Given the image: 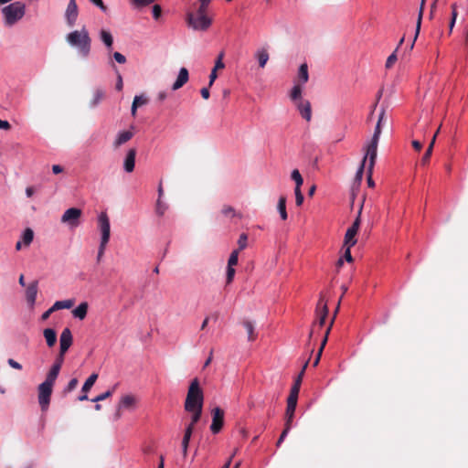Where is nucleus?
I'll return each mask as SVG.
<instances>
[{
  "label": "nucleus",
  "mask_w": 468,
  "mask_h": 468,
  "mask_svg": "<svg viewBox=\"0 0 468 468\" xmlns=\"http://www.w3.org/2000/svg\"><path fill=\"white\" fill-rule=\"evenodd\" d=\"M211 1L212 0H199L200 6L197 9V13L198 14H201V13H205L206 14L207 8L208 7V5H209Z\"/></svg>",
  "instance_id": "obj_49"
},
{
  "label": "nucleus",
  "mask_w": 468,
  "mask_h": 468,
  "mask_svg": "<svg viewBox=\"0 0 468 468\" xmlns=\"http://www.w3.org/2000/svg\"><path fill=\"white\" fill-rule=\"evenodd\" d=\"M107 243L100 242L99 250H98V255H97V261H100L101 257L103 256L105 250H106Z\"/></svg>",
  "instance_id": "obj_56"
},
{
  "label": "nucleus",
  "mask_w": 468,
  "mask_h": 468,
  "mask_svg": "<svg viewBox=\"0 0 468 468\" xmlns=\"http://www.w3.org/2000/svg\"><path fill=\"white\" fill-rule=\"evenodd\" d=\"M38 292V282L37 281H34L30 282L26 290V299L27 303L30 307H34L37 300V295Z\"/></svg>",
  "instance_id": "obj_14"
},
{
  "label": "nucleus",
  "mask_w": 468,
  "mask_h": 468,
  "mask_svg": "<svg viewBox=\"0 0 468 468\" xmlns=\"http://www.w3.org/2000/svg\"><path fill=\"white\" fill-rule=\"evenodd\" d=\"M292 428L290 427H284V430L282 431V434L280 435L279 439H278V441H277V446L279 447L282 442L284 441V439L286 438V436L288 435L290 430Z\"/></svg>",
  "instance_id": "obj_53"
},
{
  "label": "nucleus",
  "mask_w": 468,
  "mask_h": 468,
  "mask_svg": "<svg viewBox=\"0 0 468 468\" xmlns=\"http://www.w3.org/2000/svg\"><path fill=\"white\" fill-rule=\"evenodd\" d=\"M224 423V411L220 408L217 407L212 410V423L210 425V431L213 434H217L222 429Z\"/></svg>",
  "instance_id": "obj_12"
},
{
  "label": "nucleus",
  "mask_w": 468,
  "mask_h": 468,
  "mask_svg": "<svg viewBox=\"0 0 468 468\" xmlns=\"http://www.w3.org/2000/svg\"><path fill=\"white\" fill-rule=\"evenodd\" d=\"M424 5H425V0H421L420 11H419V16H418V20H417V26H416V34H415V37H414V40L410 44V49L413 48L414 42H415V40H416V38H417V37L419 35L420 29L421 19H422V16H423Z\"/></svg>",
  "instance_id": "obj_28"
},
{
  "label": "nucleus",
  "mask_w": 468,
  "mask_h": 468,
  "mask_svg": "<svg viewBox=\"0 0 468 468\" xmlns=\"http://www.w3.org/2000/svg\"><path fill=\"white\" fill-rule=\"evenodd\" d=\"M297 406L296 401L287 399V408L285 411V426L292 428V420L294 417L295 409Z\"/></svg>",
  "instance_id": "obj_20"
},
{
  "label": "nucleus",
  "mask_w": 468,
  "mask_h": 468,
  "mask_svg": "<svg viewBox=\"0 0 468 468\" xmlns=\"http://www.w3.org/2000/svg\"><path fill=\"white\" fill-rule=\"evenodd\" d=\"M59 371H60V369L58 368V367L52 366L51 368L49 369L48 373L47 374L45 381L54 385V383L59 374Z\"/></svg>",
  "instance_id": "obj_31"
},
{
  "label": "nucleus",
  "mask_w": 468,
  "mask_h": 468,
  "mask_svg": "<svg viewBox=\"0 0 468 468\" xmlns=\"http://www.w3.org/2000/svg\"><path fill=\"white\" fill-rule=\"evenodd\" d=\"M73 337L69 328L66 327L60 334L59 337V352L65 355L72 345Z\"/></svg>",
  "instance_id": "obj_13"
},
{
  "label": "nucleus",
  "mask_w": 468,
  "mask_h": 468,
  "mask_svg": "<svg viewBox=\"0 0 468 468\" xmlns=\"http://www.w3.org/2000/svg\"><path fill=\"white\" fill-rule=\"evenodd\" d=\"M53 384L42 382L38 386V402L42 410H47L50 402Z\"/></svg>",
  "instance_id": "obj_5"
},
{
  "label": "nucleus",
  "mask_w": 468,
  "mask_h": 468,
  "mask_svg": "<svg viewBox=\"0 0 468 468\" xmlns=\"http://www.w3.org/2000/svg\"><path fill=\"white\" fill-rule=\"evenodd\" d=\"M277 209L279 211V214L281 216V218L282 220H286L288 218L287 212H286V197L282 196L279 198Z\"/></svg>",
  "instance_id": "obj_29"
},
{
  "label": "nucleus",
  "mask_w": 468,
  "mask_h": 468,
  "mask_svg": "<svg viewBox=\"0 0 468 468\" xmlns=\"http://www.w3.org/2000/svg\"><path fill=\"white\" fill-rule=\"evenodd\" d=\"M301 96H302V88L300 85L296 84L292 87V89L291 90L290 97H291L292 101L297 102L300 100H302Z\"/></svg>",
  "instance_id": "obj_34"
},
{
  "label": "nucleus",
  "mask_w": 468,
  "mask_h": 468,
  "mask_svg": "<svg viewBox=\"0 0 468 468\" xmlns=\"http://www.w3.org/2000/svg\"><path fill=\"white\" fill-rule=\"evenodd\" d=\"M43 335L46 339L47 345L52 347L57 342V333L52 328H46L43 331Z\"/></svg>",
  "instance_id": "obj_24"
},
{
  "label": "nucleus",
  "mask_w": 468,
  "mask_h": 468,
  "mask_svg": "<svg viewBox=\"0 0 468 468\" xmlns=\"http://www.w3.org/2000/svg\"><path fill=\"white\" fill-rule=\"evenodd\" d=\"M133 100H137V107L144 105L147 103V99L143 95H136Z\"/></svg>",
  "instance_id": "obj_61"
},
{
  "label": "nucleus",
  "mask_w": 468,
  "mask_h": 468,
  "mask_svg": "<svg viewBox=\"0 0 468 468\" xmlns=\"http://www.w3.org/2000/svg\"><path fill=\"white\" fill-rule=\"evenodd\" d=\"M167 209V205L158 198L155 205V212L159 216H163Z\"/></svg>",
  "instance_id": "obj_38"
},
{
  "label": "nucleus",
  "mask_w": 468,
  "mask_h": 468,
  "mask_svg": "<svg viewBox=\"0 0 468 468\" xmlns=\"http://www.w3.org/2000/svg\"><path fill=\"white\" fill-rule=\"evenodd\" d=\"M235 275V269L234 267H228L227 268V283L229 284L232 282Z\"/></svg>",
  "instance_id": "obj_52"
},
{
  "label": "nucleus",
  "mask_w": 468,
  "mask_h": 468,
  "mask_svg": "<svg viewBox=\"0 0 468 468\" xmlns=\"http://www.w3.org/2000/svg\"><path fill=\"white\" fill-rule=\"evenodd\" d=\"M64 356L65 355H61V353L59 352L58 356L55 359V362H54V364L52 366L58 367V368L60 369L61 367H62L63 361H64Z\"/></svg>",
  "instance_id": "obj_58"
},
{
  "label": "nucleus",
  "mask_w": 468,
  "mask_h": 468,
  "mask_svg": "<svg viewBox=\"0 0 468 468\" xmlns=\"http://www.w3.org/2000/svg\"><path fill=\"white\" fill-rule=\"evenodd\" d=\"M363 209V204L360 206V208L357 212V217L353 222L352 226L348 228L345 235V246L353 247L356 243V235L359 229L360 226V217Z\"/></svg>",
  "instance_id": "obj_6"
},
{
  "label": "nucleus",
  "mask_w": 468,
  "mask_h": 468,
  "mask_svg": "<svg viewBox=\"0 0 468 468\" xmlns=\"http://www.w3.org/2000/svg\"><path fill=\"white\" fill-rule=\"evenodd\" d=\"M98 225H99V229L101 234L100 242H102V244L103 243L108 244V242L110 240V236H111V224H110L109 217L105 212H101L98 216Z\"/></svg>",
  "instance_id": "obj_8"
},
{
  "label": "nucleus",
  "mask_w": 468,
  "mask_h": 468,
  "mask_svg": "<svg viewBox=\"0 0 468 468\" xmlns=\"http://www.w3.org/2000/svg\"><path fill=\"white\" fill-rule=\"evenodd\" d=\"M378 142L370 141V143L366 147V154L362 160V162L366 164L367 159L368 158L367 168L370 174H373V169L378 155Z\"/></svg>",
  "instance_id": "obj_9"
},
{
  "label": "nucleus",
  "mask_w": 468,
  "mask_h": 468,
  "mask_svg": "<svg viewBox=\"0 0 468 468\" xmlns=\"http://www.w3.org/2000/svg\"><path fill=\"white\" fill-rule=\"evenodd\" d=\"M381 123H379V122H377V125L375 127V131H374V133H373V136L371 138V141L373 142H378L379 141V137H380V134H381V127H380Z\"/></svg>",
  "instance_id": "obj_47"
},
{
  "label": "nucleus",
  "mask_w": 468,
  "mask_h": 468,
  "mask_svg": "<svg viewBox=\"0 0 468 468\" xmlns=\"http://www.w3.org/2000/svg\"><path fill=\"white\" fill-rule=\"evenodd\" d=\"M296 107L301 116L307 122H310L312 119L311 103L308 101L300 100L299 101L296 102Z\"/></svg>",
  "instance_id": "obj_16"
},
{
  "label": "nucleus",
  "mask_w": 468,
  "mask_h": 468,
  "mask_svg": "<svg viewBox=\"0 0 468 468\" xmlns=\"http://www.w3.org/2000/svg\"><path fill=\"white\" fill-rule=\"evenodd\" d=\"M133 136V133L131 131H122L118 133L116 138L113 142V147L119 148L121 145L124 144L128 141H130Z\"/></svg>",
  "instance_id": "obj_21"
},
{
  "label": "nucleus",
  "mask_w": 468,
  "mask_h": 468,
  "mask_svg": "<svg viewBox=\"0 0 468 468\" xmlns=\"http://www.w3.org/2000/svg\"><path fill=\"white\" fill-rule=\"evenodd\" d=\"M333 322H334V319L331 321V324H330L329 327L327 328V330L325 332V335H324V339H323V341L321 343V346H320L319 350H321L322 352H323V349H324V346H325V344L327 342V337H328L329 332L331 330V326L333 324Z\"/></svg>",
  "instance_id": "obj_59"
},
{
  "label": "nucleus",
  "mask_w": 468,
  "mask_h": 468,
  "mask_svg": "<svg viewBox=\"0 0 468 468\" xmlns=\"http://www.w3.org/2000/svg\"><path fill=\"white\" fill-rule=\"evenodd\" d=\"M136 402H137V399L133 395L127 394V395L122 396L118 404L117 411L115 413V419L121 418V416H122L121 411L122 410H133L136 406Z\"/></svg>",
  "instance_id": "obj_10"
},
{
  "label": "nucleus",
  "mask_w": 468,
  "mask_h": 468,
  "mask_svg": "<svg viewBox=\"0 0 468 468\" xmlns=\"http://www.w3.org/2000/svg\"><path fill=\"white\" fill-rule=\"evenodd\" d=\"M223 57H224L223 52L218 54L213 69L218 70V69H222L225 68V64L223 63Z\"/></svg>",
  "instance_id": "obj_44"
},
{
  "label": "nucleus",
  "mask_w": 468,
  "mask_h": 468,
  "mask_svg": "<svg viewBox=\"0 0 468 468\" xmlns=\"http://www.w3.org/2000/svg\"><path fill=\"white\" fill-rule=\"evenodd\" d=\"M7 363H8V365H9L11 367H13V368H15V369H17V370H21V369H22V366H21V364H19L18 362H16V360H14L13 358H9V359L7 360Z\"/></svg>",
  "instance_id": "obj_63"
},
{
  "label": "nucleus",
  "mask_w": 468,
  "mask_h": 468,
  "mask_svg": "<svg viewBox=\"0 0 468 468\" xmlns=\"http://www.w3.org/2000/svg\"><path fill=\"white\" fill-rule=\"evenodd\" d=\"M112 57L113 58L115 59L116 62L120 63V64H124L126 63V58L124 55H122V53L120 52H114L112 54Z\"/></svg>",
  "instance_id": "obj_51"
},
{
  "label": "nucleus",
  "mask_w": 468,
  "mask_h": 468,
  "mask_svg": "<svg viewBox=\"0 0 468 468\" xmlns=\"http://www.w3.org/2000/svg\"><path fill=\"white\" fill-rule=\"evenodd\" d=\"M238 260H239V250H234L229 255V258L228 261V267H234L238 263Z\"/></svg>",
  "instance_id": "obj_41"
},
{
  "label": "nucleus",
  "mask_w": 468,
  "mask_h": 468,
  "mask_svg": "<svg viewBox=\"0 0 468 468\" xmlns=\"http://www.w3.org/2000/svg\"><path fill=\"white\" fill-rule=\"evenodd\" d=\"M103 97H104L103 90H100V89L96 90L93 94V99L90 101V107L91 108L96 107L101 102V101L103 99Z\"/></svg>",
  "instance_id": "obj_35"
},
{
  "label": "nucleus",
  "mask_w": 468,
  "mask_h": 468,
  "mask_svg": "<svg viewBox=\"0 0 468 468\" xmlns=\"http://www.w3.org/2000/svg\"><path fill=\"white\" fill-rule=\"evenodd\" d=\"M243 326L245 327L247 334H248V340L249 341H254L256 338V334L254 331V324L250 321H244Z\"/></svg>",
  "instance_id": "obj_33"
},
{
  "label": "nucleus",
  "mask_w": 468,
  "mask_h": 468,
  "mask_svg": "<svg viewBox=\"0 0 468 468\" xmlns=\"http://www.w3.org/2000/svg\"><path fill=\"white\" fill-rule=\"evenodd\" d=\"M398 49H399V47H397L395 51L388 57L387 61H386V68L387 69L391 68L393 66V64L396 62V60H397V54H396V52L398 51Z\"/></svg>",
  "instance_id": "obj_43"
},
{
  "label": "nucleus",
  "mask_w": 468,
  "mask_h": 468,
  "mask_svg": "<svg viewBox=\"0 0 468 468\" xmlns=\"http://www.w3.org/2000/svg\"><path fill=\"white\" fill-rule=\"evenodd\" d=\"M74 303H75L74 299L57 301L54 303L52 307H53V310H55V311L61 310V309H70L73 306Z\"/></svg>",
  "instance_id": "obj_26"
},
{
  "label": "nucleus",
  "mask_w": 468,
  "mask_h": 468,
  "mask_svg": "<svg viewBox=\"0 0 468 468\" xmlns=\"http://www.w3.org/2000/svg\"><path fill=\"white\" fill-rule=\"evenodd\" d=\"M238 245H239V249H238L239 251L246 249V247L248 245V235L246 233H241L239 235V239H238Z\"/></svg>",
  "instance_id": "obj_40"
},
{
  "label": "nucleus",
  "mask_w": 468,
  "mask_h": 468,
  "mask_svg": "<svg viewBox=\"0 0 468 468\" xmlns=\"http://www.w3.org/2000/svg\"><path fill=\"white\" fill-rule=\"evenodd\" d=\"M364 168H365V164L363 162H361V165L356 173V180H357L359 182L362 180L363 174H364Z\"/></svg>",
  "instance_id": "obj_55"
},
{
  "label": "nucleus",
  "mask_w": 468,
  "mask_h": 468,
  "mask_svg": "<svg viewBox=\"0 0 468 468\" xmlns=\"http://www.w3.org/2000/svg\"><path fill=\"white\" fill-rule=\"evenodd\" d=\"M188 79H189V73H188L187 69L181 68L179 69L176 80L172 85V90H176L180 89L188 81Z\"/></svg>",
  "instance_id": "obj_19"
},
{
  "label": "nucleus",
  "mask_w": 468,
  "mask_h": 468,
  "mask_svg": "<svg viewBox=\"0 0 468 468\" xmlns=\"http://www.w3.org/2000/svg\"><path fill=\"white\" fill-rule=\"evenodd\" d=\"M431 153H432L431 147H428V149L426 150V153L424 154V155L422 156V159H421V163L423 165L429 161V159L431 155Z\"/></svg>",
  "instance_id": "obj_64"
},
{
  "label": "nucleus",
  "mask_w": 468,
  "mask_h": 468,
  "mask_svg": "<svg viewBox=\"0 0 468 468\" xmlns=\"http://www.w3.org/2000/svg\"><path fill=\"white\" fill-rule=\"evenodd\" d=\"M291 177L295 182V187L301 188V186L303 183V179L299 170H297V169L292 170V172L291 174Z\"/></svg>",
  "instance_id": "obj_37"
},
{
  "label": "nucleus",
  "mask_w": 468,
  "mask_h": 468,
  "mask_svg": "<svg viewBox=\"0 0 468 468\" xmlns=\"http://www.w3.org/2000/svg\"><path fill=\"white\" fill-rule=\"evenodd\" d=\"M99 34L101 40L105 45L108 51L111 52L113 45V37L112 33L106 29H101Z\"/></svg>",
  "instance_id": "obj_23"
},
{
  "label": "nucleus",
  "mask_w": 468,
  "mask_h": 468,
  "mask_svg": "<svg viewBox=\"0 0 468 468\" xmlns=\"http://www.w3.org/2000/svg\"><path fill=\"white\" fill-rule=\"evenodd\" d=\"M98 378V375L96 373L91 374L85 381V383L82 386V392L87 393L94 385Z\"/></svg>",
  "instance_id": "obj_32"
},
{
  "label": "nucleus",
  "mask_w": 468,
  "mask_h": 468,
  "mask_svg": "<svg viewBox=\"0 0 468 468\" xmlns=\"http://www.w3.org/2000/svg\"><path fill=\"white\" fill-rule=\"evenodd\" d=\"M78 385V379L77 378H72L69 380V382L68 383L66 388H65V392H70L72 391Z\"/></svg>",
  "instance_id": "obj_54"
},
{
  "label": "nucleus",
  "mask_w": 468,
  "mask_h": 468,
  "mask_svg": "<svg viewBox=\"0 0 468 468\" xmlns=\"http://www.w3.org/2000/svg\"><path fill=\"white\" fill-rule=\"evenodd\" d=\"M89 1L91 4H93L94 5H96L97 7H99L101 12H103L105 14L108 12V7L104 5L102 0H89Z\"/></svg>",
  "instance_id": "obj_48"
},
{
  "label": "nucleus",
  "mask_w": 468,
  "mask_h": 468,
  "mask_svg": "<svg viewBox=\"0 0 468 468\" xmlns=\"http://www.w3.org/2000/svg\"><path fill=\"white\" fill-rule=\"evenodd\" d=\"M203 400V391L199 387L198 380L195 378L191 381L188 388L186 399L185 401V410L186 411L202 410Z\"/></svg>",
  "instance_id": "obj_3"
},
{
  "label": "nucleus",
  "mask_w": 468,
  "mask_h": 468,
  "mask_svg": "<svg viewBox=\"0 0 468 468\" xmlns=\"http://www.w3.org/2000/svg\"><path fill=\"white\" fill-rule=\"evenodd\" d=\"M4 17V23L7 27H12L21 20L26 14V5L16 1L4 6L1 9Z\"/></svg>",
  "instance_id": "obj_2"
},
{
  "label": "nucleus",
  "mask_w": 468,
  "mask_h": 468,
  "mask_svg": "<svg viewBox=\"0 0 468 468\" xmlns=\"http://www.w3.org/2000/svg\"><path fill=\"white\" fill-rule=\"evenodd\" d=\"M112 394V390H107L104 393H101L99 396H97L96 398L92 399L91 400L93 402H99V401L104 400L105 399L111 397Z\"/></svg>",
  "instance_id": "obj_50"
},
{
  "label": "nucleus",
  "mask_w": 468,
  "mask_h": 468,
  "mask_svg": "<svg viewBox=\"0 0 468 468\" xmlns=\"http://www.w3.org/2000/svg\"><path fill=\"white\" fill-rule=\"evenodd\" d=\"M136 150L134 148L129 149L123 162V168L127 173H132L135 166Z\"/></svg>",
  "instance_id": "obj_18"
},
{
  "label": "nucleus",
  "mask_w": 468,
  "mask_h": 468,
  "mask_svg": "<svg viewBox=\"0 0 468 468\" xmlns=\"http://www.w3.org/2000/svg\"><path fill=\"white\" fill-rule=\"evenodd\" d=\"M191 436H192V434H190L189 431L188 432H185L184 436H183V439H182V453H183V455L185 457L187 454V449H188V445H189V441H190Z\"/></svg>",
  "instance_id": "obj_36"
},
{
  "label": "nucleus",
  "mask_w": 468,
  "mask_h": 468,
  "mask_svg": "<svg viewBox=\"0 0 468 468\" xmlns=\"http://www.w3.org/2000/svg\"><path fill=\"white\" fill-rule=\"evenodd\" d=\"M298 79L299 80L304 84L309 80V74H308V67L307 64L303 63L299 67L298 70Z\"/></svg>",
  "instance_id": "obj_30"
},
{
  "label": "nucleus",
  "mask_w": 468,
  "mask_h": 468,
  "mask_svg": "<svg viewBox=\"0 0 468 468\" xmlns=\"http://www.w3.org/2000/svg\"><path fill=\"white\" fill-rule=\"evenodd\" d=\"M79 16V8L76 0H69L65 11V20L68 27L75 26Z\"/></svg>",
  "instance_id": "obj_11"
},
{
  "label": "nucleus",
  "mask_w": 468,
  "mask_h": 468,
  "mask_svg": "<svg viewBox=\"0 0 468 468\" xmlns=\"http://www.w3.org/2000/svg\"><path fill=\"white\" fill-rule=\"evenodd\" d=\"M34 239V231L30 228H27L22 235L21 241L23 242L25 247H28Z\"/></svg>",
  "instance_id": "obj_27"
},
{
  "label": "nucleus",
  "mask_w": 468,
  "mask_h": 468,
  "mask_svg": "<svg viewBox=\"0 0 468 468\" xmlns=\"http://www.w3.org/2000/svg\"><path fill=\"white\" fill-rule=\"evenodd\" d=\"M116 75H117V80H116L115 88L117 90H122V87H123L122 77L121 73L118 71L116 72Z\"/></svg>",
  "instance_id": "obj_60"
},
{
  "label": "nucleus",
  "mask_w": 468,
  "mask_h": 468,
  "mask_svg": "<svg viewBox=\"0 0 468 468\" xmlns=\"http://www.w3.org/2000/svg\"><path fill=\"white\" fill-rule=\"evenodd\" d=\"M255 57L258 59L259 66L264 68L269 60V53L266 48H260L256 51Z\"/></svg>",
  "instance_id": "obj_25"
},
{
  "label": "nucleus",
  "mask_w": 468,
  "mask_h": 468,
  "mask_svg": "<svg viewBox=\"0 0 468 468\" xmlns=\"http://www.w3.org/2000/svg\"><path fill=\"white\" fill-rule=\"evenodd\" d=\"M89 304L87 302L80 303L75 309L72 310V315L80 320L85 319L88 313Z\"/></svg>",
  "instance_id": "obj_22"
},
{
  "label": "nucleus",
  "mask_w": 468,
  "mask_h": 468,
  "mask_svg": "<svg viewBox=\"0 0 468 468\" xmlns=\"http://www.w3.org/2000/svg\"><path fill=\"white\" fill-rule=\"evenodd\" d=\"M162 9L159 5H154L153 6V16L154 19H158L161 16Z\"/></svg>",
  "instance_id": "obj_57"
},
{
  "label": "nucleus",
  "mask_w": 468,
  "mask_h": 468,
  "mask_svg": "<svg viewBox=\"0 0 468 468\" xmlns=\"http://www.w3.org/2000/svg\"><path fill=\"white\" fill-rule=\"evenodd\" d=\"M346 249L345 253L342 258L344 260H346V261L351 262L353 261L351 251H350L351 247H348V246H346Z\"/></svg>",
  "instance_id": "obj_62"
},
{
  "label": "nucleus",
  "mask_w": 468,
  "mask_h": 468,
  "mask_svg": "<svg viewBox=\"0 0 468 468\" xmlns=\"http://www.w3.org/2000/svg\"><path fill=\"white\" fill-rule=\"evenodd\" d=\"M186 23L195 31H206L212 24V20L205 14H186Z\"/></svg>",
  "instance_id": "obj_4"
},
{
  "label": "nucleus",
  "mask_w": 468,
  "mask_h": 468,
  "mask_svg": "<svg viewBox=\"0 0 468 468\" xmlns=\"http://www.w3.org/2000/svg\"><path fill=\"white\" fill-rule=\"evenodd\" d=\"M221 213L226 216V217H236V216H239L240 217L239 214L236 213L235 209L230 207V206H224L222 207V210H221Z\"/></svg>",
  "instance_id": "obj_42"
},
{
  "label": "nucleus",
  "mask_w": 468,
  "mask_h": 468,
  "mask_svg": "<svg viewBox=\"0 0 468 468\" xmlns=\"http://www.w3.org/2000/svg\"><path fill=\"white\" fill-rule=\"evenodd\" d=\"M189 412L192 413L190 422H192L196 425V423L198 422V420L201 418L202 410H190Z\"/></svg>",
  "instance_id": "obj_45"
},
{
  "label": "nucleus",
  "mask_w": 468,
  "mask_h": 468,
  "mask_svg": "<svg viewBox=\"0 0 468 468\" xmlns=\"http://www.w3.org/2000/svg\"><path fill=\"white\" fill-rule=\"evenodd\" d=\"M295 202L297 206H301L303 202V195L302 194L301 188H294Z\"/></svg>",
  "instance_id": "obj_46"
},
{
  "label": "nucleus",
  "mask_w": 468,
  "mask_h": 468,
  "mask_svg": "<svg viewBox=\"0 0 468 468\" xmlns=\"http://www.w3.org/2000/svg\"><path fill=\"white\" fill-rule=\"evenodd\" d=\"M66 42L76 49L81 58H87L91 51V37L85 26L66 35Z\"/></svg>",
  "instance_id": "obj_1"
},
{
  "label": "nucleus",
  "mask_w": 468,
  "mask_h": 468,
  "mask_svg": "<svg viewBox=\"0 0 468 468\" xmlns=\"http://www.w3.org/2000/svg\"><path fill=\"white\" fill-rule=\"evenodd\" d=\"M155 0H130L131 4L136 8H142L153 4Z\"/></svg>",
  "instance_id": "obj_39"
},
{
  "label": "nucleus",
  "mask_w": 468,
  "mask_h": 468,
  "mask_svg": "<svg viewBox=\"0 0 468 468\" xmlns=\"http://www.w3.org/2000/svg\"><path fill=\"white\" fill-rule=\"evenodd\" d=\"M317 313V323L320 327L324 324L325 318L328 314V308L326 302L324 301V298L321 296L319 302L317 303L316 308Z\"/></svg>",
  "instance_id": "obj_15"
},
{
  "label": "nucleus",
  "mask_w": 468,
  "mask_h": 468,
  "mask_svg": "<svg viewBox=\"0 0 468 468\" xmlns=\"http://www.w3.org/2000/svg\"><path fill=\"white\" fill-rule=\"evenodd\" d=\"M307 364H308V362H306L304 364L302 372L300 373L298 378L295 379L294 384L292 385V387L291 388L290 395H289L287 399H289V400L292 399V401H296L297 402L298 395H299V391H300V386H301V382H302V376L303 374V370L307 367Z\"/></svg>",
  "instance_id": "obj_17"
},
{
  "label": "nucleus",
  "mask_w": 468,
  "mask_h": 468,
  "mask_svg": "<svg viewBox=\"0 0 468 468\" xmlns=\"http://www.w3.org/2000/svg\"><path fill=\"white\" fill-rule=\"evenodd\" d=\"M81 215V209L77 207H70L63 213L60 220L62 223L67 224L71 229H75L80 225V218Z\"/></svg>",
  "instance_id": "obj_7"
}]
</instances>
